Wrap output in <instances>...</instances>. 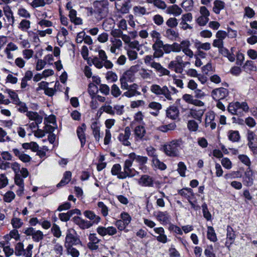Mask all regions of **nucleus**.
Here are the masks:
<instances>
[{
  "label": "nucleus",
  "mask_w": 257,
  "mask_h": 257,
  "mask_svg": "<svg viewBox=\"0 0 257 257\" xmlns=\"http://www.w3.org/2000/svg\"><path fill=\"white\" fill-rule=\"evenodd\" d=\"M98 57H94L92 60L93 65L98 69H101L103 66L106 69H111L113 65L110 60L107 59L105 52L101 49L98 51Z\"/></svg>",
  "instance_id": "1"
},
{
  "label": "nucleus",
  "mask_w": 257,
  "mask_h": 257,
  "mask_svg": "<svg viewBox=\"0 0 257 257\" xmlns=\"http://www.w3.org/2000/svg\"><path fill=\"white\" fill-rule=\"evenodd\" d=\"M181 143V140H175L165 145L164 148L165 154L170 157L178 156Z\"/></svg>",
  "instance_id": "2"
},
{
  "label": "nucleus",
  "mask_w": 257,
  "mask_h": 257,
  "mask_svg": "<svg viewBox=\"0 0 257 257\" xmlns=\"http://www.w3.org/2000/svg\"><path fill=\"white\" fill-rule=\"evenodd\" d=\"M150 91L157 96H164L165 98L169 101L173 100L172 93L166 85L161 87L158 84H153L150 87Z\"/></svg>",
  "instance_id": "3"
},
{
  "label": "nucleus",
  "mask_w": 257,
  "mask_h": 257,
  "mask_svg": "<svg viewBox=\"0 0 257 257\" xmlns=\"http://www.w3.org/2000/svg\"><path fill=\"white\" fill-rule=\"evenodd\" d=\"M108 6L107 0L95 1L93 3L94 13L98 14L101 18L105 17L107 13Z\"/></svg>",
  "instance_id": "4"
},
{
  "label": "nucleus",
  "mask_w": 257,
  "mask_h": 257,
  "mask_svg": "<svg viewBox=\"0 0 257 257\" xmlns=\"http://www.w3.org/2000/svg\"><path fill=\"white\" fill-rule=\"evenodd\" d=\"M123 108L124 106L122 105H115L114 107H112L109 104H105L99 108V111L101 113L102 112H105L111 115H114L115 114L120 115L123 113Z\"/></svg>",
  "instance_id": "5"
},
{
  "label": "nucleus",
  "mask_w": 257,
  "mask_h": 257,
  "mask_svg": "<svg viewBox=\"0 0 257 257\" xmlns=\"http://www.w3.org/2000/svg\"><path fill=\"white\" fill-rule=\"evenodd\" d=\"M132 165L133 163L128 158L125 160L123 167V171L118 176L119 179H124L127 177H133L135 176L136 171L131 168Z\"/></svg>",
  "instance_id": "6"
},
{
  "label": "nucleus",
  "mask_w": 257,
  "mask_h": 257,
  "mask_svg": "<svg viewBox=\"0 0 257 257\" xmlns=\"http://www.w3.org/2000/svg\"><path fill=\"white\" fill-rule=\"evenodd\" d=\"M128 158L132 163L134 161L138 163L140 169L144 172L146 171L147 167L145 164L148 162V158L147 157L138 155L135 153H131L128 155Z\"/></svg>",
  "instance_id": "7"
},
{
  "label": "nucleus",
  "mask_w": 257,
  "mask_h": 257,
  "mask_svg": "<svg viewBox=\"0 0 257 257\" xmlns=\"http://www.w3.org/2000/svg\"><path fill=\"white\" fill-rule=\"evenodd\" d=\"M80 243V240L78 238L75 230L73 229L67 230L65 237V246H72L73 245L78 244Z\"/></svg>",
  "instance_id": "8"
},
{
  "label": "nucleus",
  "mask_w": 257,
  "mask_h": 257,
  "mask_svg": "<svg viewBox=\"0 0 257 257\" xmlns=\"http://www.w3.org/2000/svg\"><path fill=\"white\" fill-rule=\"evenodd\" d=\"M135 68V66L131 67L130 70L125 71L120 78V87L122 89H128V82H133L134 80L133 70Z\"/></svg>",
  "instance_id": "9"
},
{
  "label": "nucleus",
  "mask_w": 257,
  "mask_h": 257,
  "mask_svg": "<svg viewBox=\"0 0 257 257\" xmlns=\"http://www.w3.org/2000/svg\"><path fill=\"white\" fill-rule=\"evenodd\" d=\"M193 16L191 13H188L183 15L180 19V27L183 30H191L193 28L188 23L192 21Z\"/></svg>",
  "instance_id": "10"
},
{
  "label": "nucleus",
  "mask_w": 257,
  "mask_h": 257,
  "mask_svg": "<svg viewBox=\"0 0 257 257\" xmlns=\"http://www.w3.org/2000/svg\"><path fill=\"white\" fill-rule=\"evenodd\" d=\"M204 109H199L196 107H192L188 109L187 116L188 117H190L196 119L199 122H201L202 121V117L204 113Z\"/></svg>",
  "instance_id": "11"
},
{
  "label": "nucleus",
  "mask_w": 257,
  "mask_h": 257,
  "mask_svg": "<svg viewBox=\"0 0 257 257\" xmlns=\"http://www.w3.org/2000/svg\"><path fill=\"white\" fill-rule=\"evenodd\" d=\"M131 135V129L128 126H126L124 128V133H120L117 139L122 145L130 146L131 144L129 141Z\"/></svg>",
  "instance_id": "12"
},
{
  "label": "nucleus",
  "mask_w": 257,
  "mask_h": 257,
  "mask_svg": "<svg viewBox=\"0 0 257 257\" xmlns=\"http://www.w3.org/2000/svg\"><path fill=\"white\" fill-rule=\"evenodd\" d=\"M134 135L136 141H144L147 140L146 130L143 126H137L134 130Z\"/></svg>",
  "instance_id": "13"
},
{
  "label": "nucleus",
  "mask_w": 257,
  "mask_h": 257,
  "mask_svg": "<svg viewBox=\"0 0 257 257\" xmlns=\"http://www.w3.org/2000/svg\"><path fill=\"white\" fill-rule=\"evenodd\" d=\"M228 94L227 89L223 87L216 88L211 92V96L216 100H219L225 98Z\"/></svg>",
  "instance_id": "14"
},
{
  "label": "nucleus",
  "mask_w": 257,
  "mask_h": 257,
  "mask_svg": "<svg viewBox=\"0 0 257 257\" xmlns=\"http://www.w3.org/2000/svg\"><path fill=\"white\" fill-rule=\"evenodd\" d=\"M97 232L101 236H104L106 235H113L116 233V229L113 226H108L107 227L103 226H98L96 229Z\"/></svg>",
  "instance_id": "15"
},
{
  "label": "nucleus",
  "mask_w": 257,
  "mask_h": 257,
  "mask_svg": "<svg viewBox=\"0 0 257 257\" xmlns=\"http://www.w3.org/2000/svg\"><path fill=\"white\" fill-rule=\"evenodd\" d=\"M191 43L188 40H183L180 43L181 51H182L185 55L192 58L194 56L193 52L190 49Z\"/></svg>",
  "instance_id": "16"
},
{
  "label": "nucleus",
  "mask_w": 257,
  "mask_h": 257,
  "mask_svg": "<svg viewBox=\"0 0 257 257\" xmlns=\"http://www.w3.org/2000/svg\"><path fill=\"white\" fill-rule=\"evenodd\" d=\"M155 216L162 224L165 225L170 222L171 216L167 211H158Z\"/></svg>",
  "instance_id": "17"
},
{
  "label": "nucleus",
  "mask_w": 257,
  "mask_h": 257,
  "mask_svg": "<svg viewBox=\"0 0 257 257\" xmlns=\"http://www.w3.org/2000/svg\"><path fill=\"white\" fill-rule=\"evenodd\" d=\"M154 231L155 233L158 234V236H154L156 237L158 241L166 243L168 241V238L165 233V230L162 227H155L154 228Z\"/></svg>",
  "instance_id": "18"
},
{
  "label": "nucleus",
  "mask_w": 257,
  "mask_h": 257,
  "mask_svg": "<svg viewBox=\"0 0 257 257\" xmlns=\"http://www.w3.org/2000/svg\"><path fill=\"white\" fill-rule=\"evenodd\" d=\"M182 99L186 102L193 104L197 106H203L204 105V103L197 99H195L194 97L189 94H185L182 96Z\"/></svg>",
  "instance_id": "19"
},
{
  "label": "nucleus",
  "mask_w": 257,
  "mask_h": 257,
  "mask_svg": "<svg viewBox=\"0 0 257 257\" xmlns=\"http://www.w3.org/2000/svg\"><path fill=\"white\" fill-rule=\"evenodd\" d=\"M166 116L172 120H175L179 117V110L177 106L172 105L167 108L166 110Z\"/></svg>",
  "instance_id": "20"
},
{
  "label": "nucleus",
  "mask_w": 257,
  "mask_h": 257,
  "mask_svg": "<svg viewBox=\"0 0 257 257\" xmlns=\"http://www.w3.org/2000/svg\"><path fill=\"white\" fill-rule=\"evenodd\" d=\"M139 184L143 187H152L154 186L153 178L148 175H142L138 181Z\"/></svg>",
  "instance_id": "21"
},
{
  "label": "nucleus",
  "mask_w": 257,
  "mask_h": 257,
  "mask_svg": "<svg viewBox=\"0 0 257 257\" xmlns=\"http://www.w3.org/2000/svg\"><path fill=\"white\" fill-rule=\"evenodd\" d=\"M138 86L137 84L134 83L132 85H128V89L126 91L123 93V96L130 98L135 96L140 95L141 92L137 90Z\"/></svg>",
  "instance_id": "22"
},
{
  "label": "nucleus",
  "mask_w": 257,
  "mask_h": 257,
  "mask_svg": "<svg viewBox=\"0 0 257 257\" xmlns=\"http://www.w3.org/2000/svg\"><path fill=\"white\" fill-rule=\"evenodd\" d=\"M215 114L213 112H208L206 114L205 120V127L210 126L212 130L216 128V124L214 122Z\"/></svg>",
  "instance_id": "23"
},
{
  "label": "nucleus",
  "mask_w": 257,
  "mask_h": 257,
  "mask_svg": "<svg viewBox=\"0 0 257 257\" xmlns=\"http://www.w3.org/2000/svg\"><path fill=\"white\" fill-rule=\"evenodd\" d=\"M91 128L92 131V134L96 142H99L101 138L100 135V126L96 121L93 122L91 124Z\"/></svg>",
  "instance_id": "24"
},
{
  "label": "nucleus",
  "mask_w": 257,
  "mask_h": 257,
  "mask_svg": "<svg viewBox=\"0 0 257 257\" xmlns=\"http://www.w3.org/2000/svg\"><path fill=\"white\" fill-rule=\"evenodd\" d=\"M68 31L64 28H61L60 31L58 33L57 35V39L58 44L60 46L62 47L66 42V37L68 35Z\"/></svg>",
  "instance_id": "25"
},
{
  "label": "nucleus",
  "mask_w": 257,
  "mask_h": 257,
  "mask_svg": "<svg viewBox=\"0 0 257 257\" xmlns=\"http://www.w3.org/2000/svg\"><path fill=\"white\" fill-rule=\"evenodd\" d=\"M13 152L15 155L19 158V159L24 163L29 162L31 158L27 154H25L23 151L18 149H14Z\"/></svg>",
  "instance_id": "26"
},
{
  "label": "nucleus",
  "mask_w": 257,
  "mask_h": 257,
  "mask_svg": "<svg viewBox=\"0 0 257 257\" xmlns=\"http://www.w3.org/2000/svg\"><path fill=\"white\" fill-rule=\"evenodd\" d=\"M253 172L248 168L245 172L244 176L243 178V183L244 185L251 186L253 184Z\"/></svg>",
  "instance_id": "27"
},
{
  "label": "nucleus",
  "mask_w": 257,
  "mask_h": 257,
  "mask_svg": "<svg viewBox=\"0 0 257 257\" xmlns=\"http://www.w3.org/2000/svg\"><path fill=\"white\" fill-rule=\"evenodd\" d=\"M178 194L186 198L188 201L192 200L194 197V193L191 188H183L178 191Z\"/></svg>",
  "instance_id": "28"
},
{
  "label": "nucleus",
  "mask_w": 257,
  "mask_h": 257,
  "mask_svg": "<svg viewBox=\"0 0 257 257\" xmlns=\"http://www.w3.org/2000/svg\"><path fill=\"white\" fill-rule=\"evenodd\" d=\"M73 219L74 222L82 229L88 228L92 225V223L90 221L84 220L79 217L75 216L73 218Z\"/></svg>",
  "instance_id": "29"
},
{
  "label": "nucleus",
  "mask_w": 257,
  "mask_h": 257,
  "mask_svg": "<svg viewBox=\"0 0 257 257\" xmlns=\"http://www.w3.org/2000/svg\"><path fill=\"white\" fill-rule=\"evenodd\" d=\"M114 6L117 12L121 14H127L129 12V7L127 2L122 4L119 3V2H115Z\"/></svg>",
  "instance_id": "30"
},
{
  "label": "nucleus",
  "mask_w": 257,
  "mask_h": 257,
  "mask_svg": "<svg viewBox=\"0 0 257 257\" xmlns=\"http://www.w3.org/2000/svg\"><path fill=\"white\" fill-rule=\"evenodd\" d=\"M150 66L154 68L157 71L161 74L162 75H169L170 71L167 69L162 67L160 63L154 61Z\"/></svg>",
  "instance_id": "31"
},
{
  "label": "nucleus",
  "mask_w": 257,
  "mask_h": 257,
  "mask_svg": "<svg viewBox=\"0 0 257 257\" xmlns=\"http://www.w3.org/2000/svg\"><path fill=\"white\" fill-rule=\"evenodd\" d=\"M86 125L83 124L81 127H78L77 130V134L81 142V147H83L86 142V138L84 134Z\"/></svg>",
  "instance_id": "32"
},
{
  "label": "nucleus",
  "mask_w": 257,
  "mask_h": 257,
  "mask_svg": "<svg viewBox=\"0 0 257 257\" xmlns=\"http://www.w3.org/2000/svg\"><path fill=\"white\" fill-rule=\"evenodd\" d=\"M167 13L175 16H180L183 12L182 10L177 5H173L169 7L167 9Z\"/></svg>",
  "instance_id": "33"
},
{
  "label": "nucleus",
  "mask_w": 257,
  "mask_h": 257,
  "mask_svg": "<svg viewBox=\"0 0 257 257\" xmlns=\"http://www.w3.org/2000/svg\"><path fill=\"white\" fill-rule=\"evenodd\" d=\"M26 115L31 120H34L38 123H42L43 117L40 115L37 112L28 111Z\"/></svg>",
  "instance_id": "34"
},
{
  "label": "nucleus",
  "mask_w": 257,
  "mask_h": 257,
  "mask_svg": "<svg viewBox=\"0 0 257 257\" xmlns=\"http://www.w3.org/2000/svg\"><path fill=\"white\" fill-rule=\"evenodd\" d=\"M134 15L136 16H142L145 15H148L149 12L147 11V9L141 6H135L133 8Z\"/></svg>",
  "instance_id": "35"
},
{
  "label": "nucleus",
  "mask_w": 257,
  "mask_h": 257,
  "mask_svg": "<svg viewBox=\"0 0 257 257\" xmlns=\"http://www.w3.org/2000/svg\"><path fill=\"white\" fill-rule=\"evenodd\" d=\"M72 173L70 171H66L64 173L63 177L61 181L57 185V187H61L68 184L71 180Z\"/></svg>",
  "instance_id": "36"
},
{
  "label": "nucleus",
  "mask_w": 257,
  "mask_h": 257,
  "mask_svg": "<svg viewBox=\"0 0 257 257\" xmlns=\"http://www.w3.org/2000/svg\"><path fill=\"white\" fill-rule=\"evenodd\" d=\"M69 17L71 22L75 25H82L83 23L82 19L80 17H77L76 11H71V13H69Z\"/></svg>",
  "instance_id": "37"
},
{
  "label": "nucleus",
  "mask_w": 257,
  "mask_h": 257,
  "mask_svg": "<svg viewBox=\"0 0 257 257\" xmlns=\"http://www.w3.org/2000/svg\"><path fill=\"white\" fill-rule=\"evenodd\" d=\"M225 7V3L220 0H215L213 2V11L216 14L220 13L221 10Z\"/></svg>",
  "instance_id": "38"
},
{
  "label": "nucleus",
  "mask_w": 257,
  "mask_h": 257,
  "mask_svg": "<svg viewBox=\"0 0 257 257\" xmlns=\"http://www.w3.org/2000/svg\"><path fill=\"white\" fill-rule=\"evenodd\" d=\"M165 37L172 41L176 40L179 37V34L172 29H168L165 32Z\"/></svg>",
  "instance_id": "39"
},
{
  "label": "nucleus",
  "mask_w": 257,
  "mask_h": 257,
  "mask_svg": "<svg viewBox=\"0 0 257 257\" xmlns=\"http://www.w3.org/2000/svg\"><path fill=\"white\" fill-rule=\"evenodd\" d=\"M239 105V102L238 101L230 103L227 107L228 112L232 114L237 115Z\"/></svg>",
  "instance_id": "40"
},
{
  "label": "nucleus",
  "mask_w": 257,
  "mask_h": 257,
  "mask_svg": "<svg viewBox=\"0 0 257 257\" xmlns=\"http://www.w3.org/2000/svg\"><path fill=\"white\" fill-rule=\"evenodd\" d=\"M168 67L169 69L174 71L176 73H182L183 72L182 65L178 64L173 60L170 62L168 65Z\"/></svg>",
  "instance_id": "41"
},
{
  "label": "nucleus",
  "mask_w": 257,
  "mask_h": 257,
  "mask_svg": "<svg viewBox=\"0 0 257 257\" xmlns=\"http://www.w3.org/2000/svg\"><path fill=\"white\" fill-rule=\"evenodd\" d=\"M207 238L212 242H216L217 240L216 234L213 227L208 226L207 232Z\"/></svg>",
  "instance_id": "42"
},
{
  "label": "nucleus",
  "mask_w": 257,
  "mask_h": 257,
  "mask_svg": "<svg viewBox=\"0 0 257 257\" xmlns=\"http://www.w3.org/2000/svg\"><path fill=\"white\" fill-rule=\"evenodd\" d=\"M176 127V124L175 122H172L168 124L160 126L158 130L163 133H167L170 131L174 130Z\"/></svg>",
  "instance_id": "43"
},
{
  "label": "nucleus",
  "mask_w": 257,
  "mask_h": 257,
  "mask_svg": "<svg viewBox=\"0 0 257 257\" xmlns=\"http://www.w3.org/2000/svg\"><path fill=\"white\" fill-rule=\"evenodd\" d=\"M149 107L155 110V112H152V114L154 116H157L159 111L162 108V105L159 102L153 101L149 103Z\"/></svg>",
  "instance_id": "44"
},
{
  "label": "nucleus",
  "mask_w": 257,
  "mask_h": 257,
  "mask_svg": "<svg viewBox=\"0 0 257 257\" xmlns=\"http://www.w3.org/2000/svg\"><path fill=\"white\" fill-rule=\"evenodd\" d=\"M22 147L24 149H31L33 152H36L39 149L38 145L34 142L24 143Z\"/></svg>",
  "instance_id": "45"
},
{
  "label": "nucleus",
  "mask_w": 257,
  "mask_h": 257,
  "mask_svg": "<svg viewBox=\"0 0 257 257\" xmlns=\"http://www.w3.org/2000/svg\"><path fill=\"white\" fill-rule=\"evenodd\" d=\"M84 214L85 217L91 220L93 223H97L100 221V218L91 211H85Z\"/></svg>",
  "instance_id": "46"
},
{
  "label": "nucleus",
  "mask_w": 257,
  "mask_h": 257,
  "mask_svg": "<svg viewBox=\"0 0 257 257\" xmlns=\"http://www.w3.org/2000/svg\"><path fill=\"white\" fill-rule=\"evenodd\" d=\"M249 110V106L245 102H239V107L238 109V116H242L244 113L248 112Z\"/></svg>",
  "instance_id": "47"
},
{
  "label": "nucleus",
  "mask_w": 257,
  "mask_h": 257,
  "mask_svg": "<svg viewBox=\"0 0 257 257\" xmlns=\"http://www.w3.org/2000/svg\"><path fill=\"white\" fill-rule=\"evenodd\" d=\"M31 26V22L26 19H23L20 23L18 28L22 31H27Z\"/></svg>",
  "instance_id": "48"
},
{
  "label": "nucleus",
  "mask_w": 257,
  "mask_h": 257,
  "mask_svg": "<svg viewBox=\"0 0 257 257\" xmlns=\"http://www.w3.org/2000/svg\"><path fill=\"white\" fill-rule=\"evenodd\" d=\"M4 93L8 95V96L12 100L13 103L16 104L19 102L20 99L19 98L18 95L15 91L10 89H7Z\"/></svg>",
  "instance_id": "49"
},
{
  "label": "nucleus",
  "mask_w": 257,
  "mask_h": 257,
  "mask_svg": "<svg viewBox=\"0 0 257 257\" xmlns=\"http://www.w3.org/2000/svg\"><path fill=\"white\" fill-rule=\"evenodd\" d=\"M220 52L223 56L227 57L230 62L234 61L235 55L231 53L226 48H224L223 49H222L220 50Z\"/></svg>",
  "instance_id": "50"
},
{
  "label": "nucleus",
  "mask_w": 257,
  "mask_h": 257,
  "mask_svg": "<svg viewBox=\"0 0 257 257\" xmlns=\"http://www.w3.org/2000/svg\"><path fill=\"white\" fill-rule=\"evenodd\" d=\"M226 236L227 239L230 241V243L232 244L235 238V234L232 227L229 226L227 227Z\"/></svg>",
  "instance_id": "51"
},
{
  "label": "nucleus",
  "mask_w": 257,
  "mask_h": 257,
  "mask_svg": "<svg viewBox=\"0 0 257 257\" xmlns=\"http://www.w3.org/2000/svg\"><path fill=\"white\" fill-rule=\"evenodd\" d=\"M24 246L23 243L18 242L15 247V253L17 256L24 255L25 254Z\"/></svg>",
  "instance_id": "52"
},
{
  "label": "nucleus",
  "mask_w": 257,
  "mask_h": 257,
  "mask_svg": "<svg viewBox=\"0 0 257 257\" xmlns=\"http://www.w3.org/2000/svg\"><path fill=\"white\" fill-rule=\"evenodd\" d=\"M152 163L156 168L161 170H164L166 169V165L163 162H161L158 157L152 159Z\"/></svg>",
  "instance_id": "53"
},
{
  "label": "nucleus",
  "mask_w": 257,
  "mask_h": 257,
  "mask_svg": "<svg viewBox=\"0 0 257 257\" xmlns=\"http://www.w3.org/2000/svg\"><path fill=\"white\" fill-rule=\"evenodd\" d=\"M111 173L112 175L117 176L118 179V176L120 175V173H122L121 166L119 164H115L113 165Z\"/></svg>",
  "instance_id": "54"
},
{
  "label": "nucleus",
  "mask_w": 257,
  "mask_h": 257,
  "mask_svg": "<svg viewBox=\"0 0 257 257\" xmlns=\"http://www.w3.org/2000/svg\"><path fill=\"white\" fill-rule=\"evenodd\" d=\"M228 138L232 142H237L240 138L238 132L236 131H230L228 132Z\"/></svg>",
  "instance_id": "55"
},
{
  "label": "nucleus",
  "mask_w": 257,
  "mask_h": 257,
  "mask_svg": "<svg viewBox=\"0 0 257 257\" xmlns=\"http://www.w3.org/2000/svg\"><path fill=\"white\" fill-rule=\"evenodd\" d=\"M187 127L190 131L196 132L198 128V124L194 120H190L188 121Z\"/></svg>",
  "instance_id": "56"
},
{
  "label": "nucleus",
  "mask_w": 257,
  "mask_h": 257,
  "mask_svg": "<svg viewBox=\"0 0 257 257\" xmlns=\"http://www.w3.org/2000/svg\"><path fill=\"white\" fill-rule=\"evenodd\" d=\"M181 7L186 11H190L193 7V0H184Z\"/></svg>",
  "instance_id": "57"
},
{
  "label": "nucleus",
  "mask_w": 257,
  "mask_h": 257,
  "mask_svg": "<svg viewBox=\"0 0 257 257\" xmlns=\"http://www.w3.org/2000/svg\"><path fill=\"white\" fill-rule=\"evenodd\" d=\"M126 54L130 61L135 60L138 57L137 52L131 49H126Z\"/></svg>",
  "instance_id": "58"
},
{
  "label": "nucleus",
  "mask_w": 257,
  "mask_h": 257,
  "mask_svg": "<svg viewBox=\"0 0 257 257\" xmlns=\"http://www.w3.org/2000/svg\"><path fill=\"white\" fill-rule=\"evenodd\" d=\"M18 15L22 18L28 19L31 17L30 13L24 8H20L18 10Z\"/></svg>",
  "instance_id": "59"
},
{
  "label": "nucleus",
  "mask_w": 257,
  "mask_h": 257,
  "mask_svg": "<svg viewBox=\"0 0 257 257\" xmlns=\"http://www.w3.org/2000/svg\"><path fill=\"white\" fill-rule=\"evenodd\" d=\"M204 254L206 257H216L212 245H208L206 247L204 250Z\"/></svg>",
  "instance_id": "60"
},
{
  "label": "nucleus",
  "mask_w": 257,
  "mask_h": 257,
  "mask_svg": "<svg viewBox=\"0 0 257 257\" xmlns=\"http://www.w3.org/2000/svg\"><path fill=\"white\" fill-rule=\"evenodd\" d=\"M186 169V166L183 162H180L178 163L177 171L181 176H185V171Z\"/></svg>",
  "instance_id": "61"
},
{
  "label": "nucleus",
  "mask_w": 257,
  "mask_h": 257,
  "mask_svg": "<svg viewBox=\"0 0 257 257\" xmlns=\"http://www.w3.org/2000/svg\"><path fill=\"white\" fill-rule=\"evenodd\" d=\"M11 224L14 228L17 229L23 225V222L21 219L15 217L12 219Z\"/></svg>",
  "instance_id": "62"
},
{
  "label": "nucleus",
  "mask_w": 257,
  "mask_h": 257,
  "mask_svg": "<svg viewBox=\"0 0 257 257\" xmlns=\"http://www.w3.org/2000/svg\"><path fill=\"white\" fill-rule=\"evenodd\" d=\"M151 72H152V71H149L146 69L142 68L139 72V74L142 78L148 79L151 78Z\"/></svg>",
  "instance_id": "63"
},
{
  "label": "nucleus",
  "mask_w": 257,
  "mask_h": 257,
  "mask_svg": "<svg viewBox=\"0 0 257 257\" xmlns=\"http://www.w3.org/2000/svg\"><path fill=\"white\" fill-rule=\"evenodd\" d=\"M67 247V252L72 257H78L79 255V251L72 246H66Z\"/></svg>",
  "instance_id": "64"
}]
</instances>
